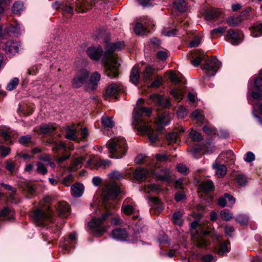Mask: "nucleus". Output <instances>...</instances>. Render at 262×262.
<instances>
[{"instance_id":"1","label":"nucleus","mask_w":262,"mask_h":262,"mask_svg":"<svg viewBox=\"0 0 262 262\" xmlns=\"http://www.w3.org/2000/svg\"><path fill=\"white\" fill-rule=\"evenodd\" d=\"M151 113L152 110L150 107L135 110L132 125L142 135L147 134L151 143L156 145V142L159 139L158 133L153 130L147 119Z\"/></svg>"},{"instance_id":"2","label":"nucleus","mask_w":262,"mask_h":262,"mask_svg":"<svg viewBox=\"0 0 262 262\" xmlns=\"http://www.w3.org/2000/svg\"><path fill=\"white\" fill-rule=\"evenodd\" d=\"M124 46L123 42L107 44L102 63L105 68V74L107 76L114 78L119 75L118 70L120 64L118 63L114 52L115 51L121 50Z\"/></svg>"},{"instance_id":"3","label":"nucleus","mask_w":262,"mask_h":262,"mask_svg":"<svg viewBox=\"0 0 262 262\" xmlns=\"http://www.w3.org/2000/svg\"><path fill=\"white\" fill-rule=\"evenodd\" d=\"M106 146L109 152V157L111 158H121L126 154L127 146L124 138L118 137L109 140Z\"/></svg>"},{"instance_id":"4","label":"nucleus","mask_w":262,"mask_h":262,"mask_svg":"<svg viewBox=\"0 0 262 262\" xmlns=\"http://www.w3.org/2000/svg\"><path fill=\"white\" fill-rule=\"evenodd\" d=\"M120 193V190L118 185L115 183H110L106 185L103 192V204L106 209H116L115 202L112 201L115 199Z\"/></svg>"},{"instance_id":"5","label":"nucleus","mask_w":262,"mask_h":262,"mask_svg":"<svg viewBox=\"0 0 262 262\" xmlns=\"http://www.w3.org/2000/svg\"><path fill=\"white\" fill-rule=\"evenodd\" d=\"M113 214L112 212L107 211L101 217L93 219L88 224L91 232L97 236H101L106 230V226L103 224L104 222L108 216Z\"/></svg>"},{"instance_id":"6","label":"nucleus","mask_w":262,"mask_h":262,"mask_svg":"<svg viewBox=\"0 0 262 262\" xmlns=\"http://www.w3.org/2000/svg\"><path fill=\"white\" fill-rule=\"evenodd\" d=\"M47 208L48 210L46 211L42 209H37L31 213V216L37 225L44 226L48 221H51V211L48 205Z\"/></svg>"},{"instance_id":"7","label":"nucleus","mask_w":262,"mask_h":262,"mask_svg":"<svg viewBox=\"0 0 262 262\" xmlns=\"http://www.w3.org/2000/svg\"><path fill=\"white\" fill-rule=\"evenodd\" d=\"M205 60L206 63L202 66V69L205 71L208 76H214L220 67L221 63L216 57H212L210 59L207 56Z\"/></svg>"},{"instance_id":"8","label":"nucleus","mask_w":262,"mask_h":262,"mask_svg":"<svg viewBox=\"0 0 262 262\" xmlns=\"http://www.w3.org/2000/svg\"><path fill=\"white\" fill-rule=\"evenodd\" d=\"M89 76V72L86 69L79 70L71 80L72 86L76 89L81 87L87 81Z\"/></svg>"},{"instance_id":"9","label":"nucleus","mask_w":262,"mask_h":262,"mask_svg":"<svg viewBox=\"0 0 262 262\" xmlns=\"http://www.w3.org/2000/svg\"><path fill=\"white\" fill-rule=\"evenodd\" d=\"M96 3V0H77L76 10L78 13H84L90 9Z\"/></svg>"},{"instance_id":"10","label":"nucleus","mask_w":262,"mask_h":262,"mask_svg":"<svg viewBox=\"0 0 262 262\" xmlns=\"http://www.w3.org/2000/svg\"><path fill=\"white\" fill-rule=\"evenodd\" d=\"M243 34L241 32L237 31L233 29L228 31L226 36V39L232 45H238L242 41Z\"/></svg>"},{"instance_id":"11","label":"nucleus","mask_w":262,"mask_h":262,"mask_svg":"<svg viewBox=\"0 0 262 262\" xmlns=\"http://www.w3.org/2000/svg\"><path fill=\"white\" fill-rule=\"evenodd\" d=\"M209 234V232L202 231L201 234L196 233L192 236V241L193 243L198 247L204 248L207 246V242L205 235Z\"/></svg>"},{"instance_id":"12","label":"nucleus","mask_w":262,"mask_h":262,"mask_svg":"<svg viewBox=\"0 0 262 262\" xmlns=\"http://www.w3.org/2000/svg\"><path fill=\"white\" fill-rule=\"evenodd\" d=\"M222 15V12L216 8L207 9L203 12V15L207 21H215L220 18Z\"/></svg>"},{"instance_id":"13","label":"nucleus","mask_w":262,"mask_h":262,"mask_svg":"<svg viewBox=\"0 0 262 262\" xmlns=\"http://www.w3.org/2000/svg\"><path fill=\"white\" fill-rule=\"evenodd\" d=\"M20 46L19 42L10 40L5 43L4 49L7 54L15 55L18 52Z\"/></svg>"},{"instance_id":"14","label":"nucleus","mask_w":262,"mask_h":262,"mask_svg":"<svg viewBox=\"0 0 262 262\" xmlns=\"http://www.w3.org/2000/svg\"><path fill=\"white\" fill-rule=\"evenodd\" d=\"M170 121V117L169 113L165 111L158 115L155 119V123L159 129H161L165 125H167Z\"/></svg>"},{"instance_id":"15","label":"nucleus","mask_w":262,"mask_h":262,"mask_svg":"<svg viewBox=\"0 0 262 262\" xmlns=\"http://www.w3.org/2000/svg\"><path fill=\"white\" fill-rule=\"evenodd\" d=\"M86 53L89 57L93 60H99L102 55V48L98 46L97 47H91L86 50Z\"/></svg>"},{"instance_id":"16","label":"nucleus","mask_w":262,"mask_h":262,"mask_svg":"<svg viewBox=\"0 0 262 262\" xmlns=\"http://www.w3.org/2000/svg\"><path fill=\"white\" fill-rule=\"evenodd\" d=\"M146 19L147 18H145L144 24L141 23H137L136 24L134 28V31L137 35H143L146 34L150 31V29L149 28L150 26H154L152 24H148V22L146 21Z\"/></svg>"},{"instance_id":"17","label":"nucleus","mask_w":262,"mask_h":262,"mask_svg":"<svg viewBox=\"0 0 262 262\" xmlns=\"http://www.w3.org/2000/svg\"><path fill=\"white\" fill-rule=\"evenodd\" d=\"M20 187L29 198L32 197L35 193L36 186L33 182H24L21 184Z\"/></svg>"},{"instance_id":"18","label":"nucleus","mask_w":262,"mask_h":262,"mask_svg":"<svg viewBox=\"0 0 262 262\" xmlns=\"http://www.w3.org/2000/svg\"><path fill=\"white\" fill-rule=\"evenodd\" d=\"M111 236L115 239L124 241L126 240L128 234L125 229L117 228L112 231Z\"/></svg>"},{"instance_id":"19","label":"nucleus","mask_w":262,"mask_h":262,"mask_svg":"<svg viewBox=\"0 0 262 262\" xmlns=\"http://www.w3.org/2000/svg\"><path fill=\"white\" fill-rule=\"evenodd\" d=\"M34 107L28 104L23 103L19 104L17 112L20 116H27L33 113Z\"/></svg>"},{"instance_id":"20","label":"nucleus","mask_w":262,"mask_h":262,"mask_svg":"<svg viewBox=\"0 0 262 262\" xmlns=\"http://www.w3.org/2000/svg\"><path fill=\"white\" fill-rule=\"evenodd\" d=\"M230 243L228 241H224L219 245L214 247V251L220 256H223L230 251Z\"/></svg>"},{"instance_id":"21","label":"nucleus","mask_w":262,"mask_h":262,"mask_svg":"<svg viewBox=\"0 0 262 262\" xmlns=\"http://www.w3.org/2000/svg\"><path fill=\"white\" fill-rule=\"evenodd\" d=\"M151 172L152 174L155 175L158 180L161 181L169 182L170 181V176L168 170H161L160 172L158 171V170L151 169Z\"/></svg>"},{"instance_id":"22","label":"nucleus","mask_w":262,"mask_h":262,"mask_svg":"<svg viewBox=\"0 0 262 262\" xmlns=\"http://www.w3.org/2000/svg\"><path fill=\"white\" fill-rule=\"evenodd\" d=\"M132 200L130 198L126 199L121 207L122 212L126 214L130 215L134 212L135 209L132 205Z\"/></svg>"},{"instance_id":"23","label":"nucleus","mask_w":262,"mask_h":262,"mask_svg":"<svg viewBox=\"0 0 262 262\" xmlns=\"http://www.w3.org/2000/svg\"><path fill=\"white\" fill-rule=\"evenodd\" d=\"M6 31L10 36H16L21 33L20 26L17 22L9 25L6 28Z\"/></svg>"},{"instance_id":"24","label":"nucleus","mask_w":262,"mask_h":262,"mask_svg":"<svg viewBox=\"0 0 262 262\" xmlns=\"http://www.w3.org/2000/svg\"><path fill=\"white\" fill-rule=\"evenodd\" d=\"M122 89L115 83L110 84L106 89L105 97L115 96V98H117V95L121 91Z\"/></svg>"},{"instance_id":"25","label":"nucleus","mask_w":262,"mask_h":262,"mask_svg":"<svg viewBox=\"0 0 262 262\" xmlns=\"http://www.w3.org/2000/svg\"><path fill=\"white\" fill-rule=\"evenodd\" d=\"M189 57L192 58L190 60L191 63L194 67L198 66L201 61L205 58H207L206 56H205L203 54H198L196 53H189Z\"/></svg>"},{"instance_id":"26","label":"nucleus","mask_w":262,"mask_h":262,"mask_svg":"<svg viewBox=\"0 0 262 262\" xmlns=\"http://www.w3.org/2000/svg\"><path fill=\"white\" fill-rule=\"evenodd\" d=\"M149 171L143 168H138L134 172V177L139 181H143L146 180Z\"/></svg>"},{"instance_id":"27","label":"nucleus","mask_w":262,"mask_h":262,"mask_svg":"<svg viewBox=\"0 0 262 262\" xmlns=\"http://www.w3.org/2000/svg\"><path fill=\"white\" fill-rule=\"evenodd\" d=\"M84 186L80 183H76L71 187V194L74 197H80L83 193Z\"/></svg>"},{"instance_id":"28","label":"nucleus","mask_w":262,"mask_h":262,"mask_svg":"<svg viewBox=\"0 0 262 262\" xmlns=\"http://www.w3.org/2000/svg\"><path fill=\"white\" fill-rule=\"evenodd\" d=\"M14 211L10 207H5L0 211V218L4 220H10L14 217Z\"/></svg>"},{"instance_id":"29","label":"nucleus","mask_w":262,"mask_h":262,"mask_svg":"<svg viewBox=\"0 0 262 262\" xmlns=\"http://www.w3.org/2000/svg\"><path fill=\"white\" fill-rule=\"evenodd\" d=\"M212 167L215 170V173L218 178L224 177L227 173V168L224 165L214 163L212 165Z\"/></svg>"},{"instance_id":"30","label":"nucleus","mask_w":262,"mask_h":262,"mask_svg":"<svg viewBox=\"0 0 262 262\" xmlns=\"http://www.w3.org/2000/svg\"><path fill=\"white\" fill-rule=\"evenodd\" d=\"M57 209L60 216L66 217L69 211V205L66 202H61L58 205Z\"/></svg>"},{"instance_id":"31","label":"nucleus","mask_w":262,"mask_h":262,"mask_svg":"<svg viewBox=\"0 0 262 262\" xmlns=\"http://www.w3.org/2000/svg\"><path fill=\"white\" fill-rule=\"evenodd\" d=\"M139 79V69L138 66H135L131 71L130 75V81L137 85L138 83Z\"/></svg>"},{"instance_id":"32","label":"nucleus","mask_w":262,"mask_h":262,"mask_svg":"<svg viewBox=\"0 0 262 262\" xmlns=\"http://www.w3.org/2000/svg\"><path fill=\"white\" fill-rule=\"evenodd\" d=\"M100 79L101 75L98 72H95L91 74L90 77V82L93 90L96 89Z\"/></svg>"},{"instance_id":"33","label":"nucleus","mask_w":262,"mask_h":262,"mask_svg":"<svg viewBox=\"0 0 262 262\" xmlns=\"http://www.w3.org/2000/svg\"><path fill=\"white\" fill-rule=\"evenodd\" d=\"M76 129L75 126H68L66 128V135L65 137L68 139L75 141L77 139Z\"/></svg>"},{"instance_id":"34","label":"nucleus","mask_w":262,"mask_h":262,"mask_svg":"<svg viewBox=\"0 0 262 262\" xmlns=\"http://www.w3.org/2000/svg\"><path fill=\"white\" fill-rule=\"evenodd\" d=\"M213 184L210 180H206L202 182L200 185V188L204 193H208L213 189Z\"/></svg>"},{"instance_id":"35","label":"nucleus","mask_w":262,"mask_h":262,"mask_svg":"<svg viewBox=\"0 0 262 262\" xmlns=\"http://www.w3.org/2000/svg\"><path fill=\"white\" fill-rule=\"evenodd\" d=\"M173 6L179 12H184L187 10V5L184 0H175Z\"/></svg>"},{"instance_id":"36","label":"nucleus","mask_w":262,"mask_h":262,"mask_svg":"<svg viewBox=\"0 0 262 262\" xmlns=\"http://www.w3.org/2000/svg\"><path fill=\"white\" fill-rule=\"evenodd\" d=\"M56 129L53 124H43L40 127L41 132L43 134H51Z\"/></svg>"},{"instance_id":"37","label":"nucleus","mask_w":262,"mask_h":262,"mask_svg":"<svg viewBox=\"0 0 262 262\" xmlns=\"http://www.w3.org/2000/svg\"><path fill=\"white\" fill-rule=\"evenodd\" d=\"M250 31L253 37H256L262 35V24L253 26L251 28Z\"/></svg>"},{"instance_id":"38","label":"nucleus","mask_w":262,"mask_h":262,"mask_svg":"<svg viewBox=\"0 0 262 262\" xmlns=\"http://www.w3.org/2000/svg\"><path fill=\"white\" fill-rule=\"evenodd\" d=\"M101 123L104 127L112 128L115 123L111 117L107 116H103L101 118Z\"/></svg>"},{"instance_id":"39","label":"nucleus","mask_w":262,"mask_h":262,"mask_svg":"<svg viewBox=\"0 0 262 262\" xmlns=\"http://www.w3.org/2000/svg\"><path fill=\"white\" fill-rule=\"evenodd\" d=\"M67 146L61 141H56L54 142V145L52 147V150L54 152L57 153L61 150L66 151L67 150Z\"/></svg>"},{"instance_id":"40","label":"nucleus","mask_w":262,"mask_h":262,"mask_svg":"<svg viewBox=\"0 0 262 262\" xmlns=\"http://www.w3.org/2000/svg\"><path fill=\"white\" fill-rule=\"evenodd\" d=\"M170 94L178 101H180L183 98V92L182 90L178 88H174L171 89Z\"/></svg>"},{"instance_id":"41","label":"nucleus","mask_w":262,"mask_h":262,"mask_svg":"<svg viewBox=\"0 0 262 262\" xmlns=\"http://www.w3.org/2000/svg\"><path fill=\"white\" fill-rule=\"evenodd\" d=\"M155 69L151 66H147L142 73V77L145 80H150L153 75Z\"/></svg>"},{"instance_id":"42","label":"nucleus","mask_w":262,"mask_h":262,"mask_svg":"<svg viewBox=\"0 0 262 262\" xmlns=\"http://www.w3.org/2000/svg\"><path fill=\"white\" fill-rule=\"evenodd\" d=\"M179 137V134L177 132H172L168 134L166 136V140L169 144H171L176 142Z\"/></svg>"},{"instance_id":"43","label":"nucleus","mask_w":262,"mask_h":262,"mask_svg":"<svg viewBox=\"0 0 262 262\" xmlns=\"http://www.w3.org/2000/svg\"><path fill=\"white\" fill-rule=\"evenodd\" d=\"M182 217V213L180 211L175 212L172 215V221L173 223L179 226H181L183 222L181 220Z\"/></svg>"},{"instance_id":"44","label":"nucleus","mask_w":262,"mask_h":262,"mask_svg":"<svg viewBox=\"0 0 262 262\" xmlns=\"http://www.w3.org/2000/svg\"><path fill=\"white\" fill-rule=\"evenodd\" d=\"M24 9V4L22 2H18L14 4L12 11L14 14H19Z\"/></svg>"},{"instance_id":"45","label":"nucleus","mask_w":262,"mask_h":262,"mask_svg":"<svg viewBox=\"0 0 262 262\" xmlns=\"http://www.w3.org/2000/svg\"><path fill=\"white\" fill-rule=\"evenodd\" d=\"M36 171L41 174L44 175L47 173V168L45 164L43 163L38 162L36 163Z\"/></svg>"},{"instance_id":"46","label":"nucleus","mask_w":262,"mask_h":262,"mask_svg":"<svg viewBox=\"0 0 262 262\" xmlns=\"http://www.w3.org/2000/svg\"><path fill=\"white\" fill-rule=\"evenodd\" d=\"M161 190V187L155 184H151L148 185L147 187L145 186V191L147 193H149L150 191L158 192Z\"/></svg>"},{"instance_id":"47","label":"nucleus","mask_w":262,"mask_h":262,"mask_svg":"<svg viewBox=\"0 0 262 262\" xmlns=\"http://www.w3.org/2000/svg\"><path fill=\"white\" fill-rule=\"evenodd\" d=\"M19 79L18 78H13L7 86V90L11 91L15 89L19 83Z\"/></svg>"},{"instance_id":"48","label":"nucleus","mask_w":262,"mask_h":262,"mask_svg":"<svg viewBox=\"0 0 262 262\" xmlns=\"http://www.w3.org/2000/svg\"><path fill=\"white\" fill-rule=\"evenodd\" d=\"M190 138L195 141H199L202 139L201 134L196 130L191 129L189 132Z\"/></svg>"},{"instance_id":"49","label":"nucleus","mask_w":262,"mask_h":262,"mask_svg":"<svg viewBox=\"0 0 262 262\" xmlns=\"http://www.w3.org/2000/svg\"><path fill=\"white\" fill-rule=\"evenodd\" d=\"M235 220L237 222L239 223L241 225H246L249 221L248 217L245 214H239L235 217Z\"/></svg>"},{"instance_id":"50","label":"nucleus","mask_w":262,"mask_h":262,"mask_svg":"<svg viewBox=\"0 0 262 262\" xmlns=\"http://www.w3.org/2000/svg\"><path fill=\"white\" fill-rule=\"evenodd\" d=\"M221 216L223 220L228 221L232 218V213L228 209H224L221 212Z\"/></svg>"},{"instance_id":"51","label":"nucleus","mask_w":262,"mask_h":262,"mask_svg":"<svg viewBox=\"0 0 262 262\" xmlns=\"http://www.w3.org/2000/svg\"><path fill=\"white\" fill-rule=\"evenodd\" d=\"M162 98L163 97L158 94H154L151 95L150 97V99L154 104L159 106H160V104L162 102Z\"/></svg>"},{"instance_id":"52","label":"nucleus","mask_w":262,"mask_h":262,"mask_svg":"<svg viewBox=\"0 0 262 262\" xmlns=\"http://www.w3.org/2000/svg\"><path fill=\"white\" fill-rule=\"evenodd\" d=\"M241 21V19H239L238 17H230L227 18V24L232 27H235L238 25Z\"/></svg>"},{"instance_id":"53","label":"nucleus","mask_w":262,"mask_h":262,"mask_svg":"<svg viewBox=\"0 0 262 262\" xmlns=\"http://www.w3.org/2000/svg\"><path fill=\"white\" fill-rule=\"evenodd\" d=\"M235 181L241 186L246 185L247 182V178L243 174L237 175Z\"/></svg>"},{"instance_id":"54","label":"nucleus","mask_w":262,"mask_h":262,"mask_svg":"<svg viewBox=\"0 0 262 262\" xmlns=\"http://www.w3.org/2000/svg\"><path fill=\"white\" fill-rule=\"evenodd\" d=\"M85 160L84 157H80L75 159L72 163V167L74 169H78L81 167V164Z\"/></svg>"},{"instance_id":"55","label":"nucleus","mask_w":262,"mask_h":262,"mask_svg":"<svg viewBox=\"0 0 262 262\" xmlns=\"http://www.w3.org/2000/svg\"><path fill=\"white\" fill-rule=\"evenodd\" d=\"M220 157L226 158L227 160L231 161V162H233L235 159L234 155L232 151H228L222 153L220 155Z\"/></svg>"},{"instance_id":"56","label":"nucleus","mask_w":262,"mask_h":262,"mask_svg":"<svg viewBox=\"0 0 262 262\" xmlns=\"http://www.w3.org/2000/svg\"><path fill=\"white\" fill-rule=\"evenodd\" d=\"M227 27L224 26H222L218 27L217 28H215L213 29L211 31V34L212 36L214 35H221L223 34L227 30Z\"/></svg>"},{"instance_id":"57","label":"nucleus","mask_w":262,"mask_h":262,"mask_svg":"<svg viewBox=\"0 0 262 262\" xmlns=\"http://www.w3.org/2000/svg\"><path fill=\"white\" fill-rule=\"evenodd\" d=\"M62 10L64 14L72 15L73 13V6L70 3H66Z\"/></svg>"},{"instance_id":"58","label":"nucleus","mask_w":262,"mask_h":262,"mask_svg":"<svg viewBox=\"0 0 262 262\" xmlns=\"http://www.w3.org/2000/svg\"><path fill=\"white\" fill-rule=\"evenodd\" d=\"M73 182V177L72 174H69L65 177L62 181V183L66 186H69Z\"/></svg>"},{"instance_id":"59","label":"nucleus","mask_w":262,"mask_h":262,"mask_svg":"<svg viewBox=\"0 0 262 262\" xmlns=\"http://www.w3.org/2000/svg\"><path fill=\"white\" fill-rule=\"evenodd\" d=\"M149 200L150 202L153 203L154 205L152 206H155L157 208L161 209L162 207V204L161 201L160 199L157 197H149Z\"/></svg>"},{"instance_id":"60","label":"nucleus","mask_w":262,"mask_h":262,"mask_svg":"<svg viewBox=\"0 0 262 262\" xmlns=\"http://www.w3.org/2000/svg\"><path fill=\"white\" fill-rule=\"evenodd\" d=\"M203 132L207 135H214L216 134V129L214 127L204 126L203 127Z\"/></svg>"},{"instance_id":"61","label":"nucleus","mask_w":262,"mask_h":262,"mask_svg":"<svg viewBox=\"0 0 262 262\" xmlns=\"http://www.w3.org/2000/svg\"><path fill=\"white\" fill-rule=\"evenodd\" d=\"M169 78L172 82L176 84L180 83L181 81L177 74L172 71L169 73Z\"/></svg>"},{"instance_id":"62","label":"nucleus","mask_w":262,"mask_h":262,"mask_svg":"<svg viewBox=\"0 0 262 262\" xmlns=\"http://www.w3.org/2000/svg\"><path fill=\"white\" fill-rule=\"evenodd\" d=\"M224 195L227 201V205L228 206H231L235 204V199L233 196L229 193H225Z\"/></svg>"},{"instance_id":"63","label":"nucleus","mask_w":262,"mask_h":262,"mask_svg":"<svg viewBox=\"0 0 262 262\" xmlns=\"http://www.w3.org/2000/svg\"><path fill=\"white\" fill-rule=\"evenodd\" d=\"M15 167V164L12 160L7 161L6 163V168L11 173L14 172Z\"/></svg>"},{"instance_id":"64","label":"nucleus","mask_w":262,"mask_h":262,"mask_svg":"<svg viewBox=\"0 0 262 262\" xmlns=\"http://www.w3.org/2000/svg\"><path fill=\"white\" fill-rule=\"evenodd\" d=\"M254 85L258 91L262 92V78L258 77L255 79Z\"/></svg>"}]
</instances>
